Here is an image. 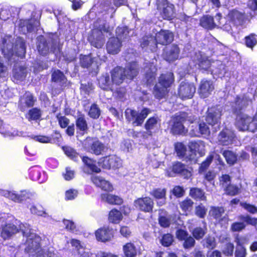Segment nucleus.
<instances>
[{"instance_id":"c85d7f7f","label":"nucleus","mask_w":257,"mask_h":257,"mask_svg":"<svg viewBox=\"0 0 257 257\" xmlns=\"http://www.w3.org/2000/svg\"><path fill=\"white\" fill-rule=\"evenodd\" d=\"M40 26V20L33 18L32 16L29 19L21 20L19 23L20 28H26L28 32H32L35 28L39 27Z\"/></svg>"},{"instance_id":"052dcab7","label":"nucleus","mask_w":257,"mask_h":257,"mask_svg":"<svg viewBox=\"0 0 257 257\" xmlns=\"http://www.w3.org/2000/svg\"><path fill=\"white\" fill-rule=\"evenodd\" d=\"M206 227L204 228L200 226L196 227L193 229L191 232L192 235L195 239L200 240L205 236L206 233Z\"/></svg>"},{"instance_id":"9b49d317","label":"nucleus","mask_w":257,"mask_h":257,"mask_svg":"<svg viewBox=\"0 0 257 257\" xmlns=\"http://www.w3.org/2000/svg\"><path fill=\"white\" fill-rule=\"evenodd\" d=\"M100 166L103 169L110 170L119 168L121 164L119 159L115 155H110L100 158L98 162Z\"/></svg>"},{"instance_id":"c03bdc74","label":"nucleus","mask_w":257,"mask_h":257,"mask_svg":"<svg viewBox=\"0 0 257 257\" xmlns=\"http://www.w3.org/2000/svg\"><path fill=\"white\" fill-rule=\"evenodd\" d=\"M196 65L199 69L208 71L211 66V61L207 57L200 55L197 59Z\"/></svg>"},{"instance_id":"ddd939ff","label":"nucleus","mask_w":257,"mask_h":257,"mask_svg":"<svg viewBox=\"0 0 257 257\" xmlns=\"http://www.w3.org/2000/svg\"><path fill=\"white\" fill-rule=\"evenodd\" d=\"M214 88V84L211 79L203 78L200 81L198 93L201 98H206L211 94Z\"/></svg>"},{"instance_id":"5701e85b","label":"nucleus","mask_w":257,"mask_h":257,"mask_svg":"<svg viewBox=\"0 0 257 257\" xmlns=\"http://www.w3.org/2000/svg\"><path fill=\"white\" fill-rule=\"evenodd\" d=\"M110 74L113 84L120 85L126 79L123 67L121 66L115 67L111 70Z\"/></svg>"},{"instance_id":"f704fd0d","label":"nucleus","mask_w":257,"mask_h":257,"mask_svg":"<svg viewBox=\"0 0 257 257\" xmlns=\"http://www.w3.org/2000/svg\"><path fill=\"white\" fill-rule=\"evenodd\" d=\"M27 69L24 66H19L15 67L13 70V81L18 83L23 81L27 76Z\"/></svg>"},{"instance_id":"ea45409f","label":"nucleus","mask_w":257,"mask_h":257,"mask_svg":"<svg viewBox=\"0 0 257 257\" xmlns=\"http://www.w3.org/2000/svg\"><path fill=\"white\" fill-rule=\"evenodd\" d=\"M81 159L84 165L92 173H99L101 172V169L96 164L95 160L86 156L82 157Z\"/></svg>"},{"instance_id":"e2e57ef3","label":"nucleus","mask_w":257,"mask_h":257,"mask_svg":"<svg viewBox=\"0 0 257 257\" xmlns=\"http://www.w3.org/2000/svg\"><path fill=\"white\" fill-rule=\"evenodd\" d=\"M207 209L201 203L195 207L194 213L196 216L199 218H204L206 216Z\"/></svg>"},{"instance_id":"473e14b6","label":"nucleus","mask_w":257,"mask_h":257,"mask_svg":"<svg viewBox=\"0 0 257 257\" xmlns=\"http://www.w3.org/2000/svg\"><path fill=\"white\" fill-rule=\"evenodd\" d=\"M100 198L102 201L110 205H121L123 202V199L120 197L109 193H101Z\"/></svg>"},{"instance_id":"774afa93","label":"nucleus","mask_w":257,"mask_h":257,"mask_svg":"<svg viewBox=\"0 0 257 257\" xmlns=\"http://www.w3.org/2000/svg\"><path fill=\"white\" fill-rule=\"evenodd\" d=\"M234 246V244L230 242L225 243L222 249V253L226 256H230L233 255Z\"/></svg>"},{"instance_id":"72a5a7b5","label":"nucleus","mask_w":257,"mask_h":257,"mask_svg":"<svg viewBox=\"0 0 257 257\" xmlns=\"http://www.w3.org/2000/svg\"><path fill=\"white\" fill-rule=\"evenodd\" d=\"M189 196L196 201H207V197L204 190L198 187H191L189 192Z\"/></svg>"},{"instance_id":"de8ad7c7","label":"nucleus","mask_w":257,"mask_h":257,"mask_svg":"<svg viewBox=\"0 0 257 257\" xmlns=\"http://www.w3.org/2000/svg\"><path fill=\"white\" fill-rule=\"evenodd\" d=\"M67 78L64 73L59 69L54 70L51 74V81L54 83H64Z\"/></svg>"},{"instance_id":"412c9836","label":"nucleus","mask_w":257,"mask_h":257,"mask_svg":"<svg viewBox=\"0 0 257 257\" xmlns=\"http://www.w3.org/2000/svg\"><path fill=\"white\" fill-rule=\"evenodd\" d=\"M235 137V134L233 131L224 127L219 133L218 140L221 145L227 146L233 143Z\"/></svg>"},{"instance_id":"0eeeda50","label":"nucleus","mask_w":257,"mask_h":257,"mask_svg":"<svg viewBox=\"0 0 257 257\" xmlns=\"http://www.w3.org/2000/svg\"><path fill=\"white\" fill-rule=\"evenodd\" d=\"M93 138L90 137H87L82 143L83 147L85 148H89L90 152L95 155L99 156L104 152L105 147L103 143L97 140L93 141Z\"/></svg>"},{"instance_id":"6e6d98bb","label":"nucleus","mask_w":257,"mask_h":257,"mask_svg":"<svg viewBox=\"0 0 257 257\" xmlns=\"http://www.w3.org/2000/svg\"><path fill=\"white\" fill-rule=\"evenodd\" d=\"M28 116L26 117L29 120H37L41 117V111L40 109L37 107H32L29 109L27 113Z\"/></svg>"},{"instance_id":"7ed1b4c3","label":"nucleus","mask_w":257,"mask_h":257,"mask_svg":"<svg viewBox=\"0 0 257 257\" xmlns=\"http://www.w3.org/2000/svg\"><path fill=\"white\" fill-rule=\"evenodd\" d=\"M188 114L185 111H179L176 113L171 117L170 131L174 135H185L187 131L185 129L184 123L186 121Z\"/></svg>"},{"instance_id":"2eb2a0df","label":"nucleus","mask_w":257,"mask_h":257,"mask_svg":"<svg viewBox=\"0 0 257 257\" xmlns=\"http://www.w3.org/2000/svg\"><path fill=\"white\" fill-rule=\"evenodd\" d=\"M75 123L76 127L77 136H83L88 133L89 125L84 113L80 111L77 112V116L75 118Z\"/></svg>"},{"instance_id":"13d9d810","label":"nucleus","mask_w":257,"mask_h":257,"mask_svg":"<svg viewBox=\"0 0 257 257\" xmlns=\"http://www.w3.org/2000/svg\"><path fill=\"white\" fill-rule=\"evenodd\" d=\"M224 191L226 195L233 196L239 193L240 188L236 185L229 183L225 185Z\"/></svg>"},{"instance_id":"09e8293b","label":"nucleus","mask_w":257,"mask_h":257,"mask_svg":"<svg viewBox=\"0 0 257 257\" xmlns=\"http://www.w3.org/2000/svg\"><path fill=\"white\" fill-rule=\"evenodd\" d=\"M222 155L225 158L226 163L229 166H232L236 163L237 156L233 151L226 150L223 151Z\"/></svg>"},{"instance_id":"f3484780","label":"nucleus","mask_w":257,"mask_h":257,"mask_svg":"<svg viewBox=\"0 0 257 257\" xmlns=\"http://www.w3.org/2000/svg\"><path fill=\"white\" fill-rule=\"evenodd\" d=\"M96 239L98 241L105 242L111 240L114 236V231L109 226L104 225L97 229L95 232Z\"/></svg>"},{"instance_id":"3c124183","label":"nucleus","mask_w":257,"mask_h":257,"mask_svg":"<svg viewBox=\"0 0 257 257\" xmlns=\"http://www.w3.org/2000/svg\"><path fill=\"white\" fill-rule=\"evenodd\" d=\"M245 46L251 50L257 45V35L253 33H250L243 39Z\"/></svg>"},{"instance_id":"2f4dec72","label":"nucleus","mask_w":257,"mask_h":257,"mask_svg":"<svg viewBox=\"0 0 257 257\" xmlns=\"http://www.w3.org/2000/svg\"><path fill=\"white\" fill-rule=\"evenodd\" d=\"M41 240L40 237L36 235L28 239L26 242L27 246L25 249L28 252H39L41 248Z\"/></svg>"},{"instance_id":"6ab92c4d","label":"nucleus","mask_w":257,"mask_h":257,"mask_svg":"<svg viewBox=\"0 0 257 257\" xmlns=\"http://www.w3.org/2000/svg\"><path fill=\"white\" fill-rule=\"evenodd\" d=\"M179 53L180 49L178 46L174 44L164 49L162 56L165 60L172 62L178 59Z\"/></svg>"},{"instance_id":"49530a36","label":"nucleus","mask_w":257,"mask_h":257,"mask_svg":"<svg viewBox=\"0 0 257 257\" xmlns=\"http://www.w3.org/2000/svg\"><path fill=\"white\" fill-rule=\"evenodd\" d=\"M18 231V229L14 224L9 223L3 228L1 234L2 236L4 238H9L12 235L16 233Z\"/></svg>"},{"instance_id":"a18cd8bd","label":"nucleus","mask_w":257,"mask_h":257,"mask_svg":"<svg viewBox=\"0 0 257 257\" xmlns=\"http://www.w3.org/2000/svg\"><path fill=\"white\" fill-rule=\"evenodd\" d=\"M61 148L64 154L69 159L75 162L78 161L79 154L75 149L68 146H62Z\"/></svg>"},{"instance_id":"69168bd1","label":"nucleus","mask_w":257,"mask_h":257,"mask_svg":"<svg viewBox=\"0 0 257 257\" xmlns=\"http://www.w3.org/2000/svg\"><path fill=\"white\" fill-rule=\"evenodd\" d=\"M175 150L178 157L183 158L187 152V148L183 143L177 142L175 145Z\"/></svg>"},{"instance_id":"dca6fc26","label":"nucleus","mask_w":257,"mask_h":257,"mask_svg":"<svg viewBox=\"0 0 257 257\" xmlns=\"http://www.w3.org/2000/svg\"><path fill=\"white\" fill-rule=\"evenodd\" d=\"M161 119L155 115L149 117L144 124V128L148 136L152 137L154 134L157 133L160 127Z\"/></svg>"},{"instance_id":"9d476101","label":"nucleus","mask_w":257,"mask_h":257,"mask_svg":"<svg viewBox=\"0 0 257 257\" xmlns=\"http://www.w3.org/2000/svg\"><path fill=\"white\" fill-rule=\"evenodd\" d=\"M196 92L195 85L193 83L182 81L178 89V95L183 100L192 98Z\"/></svg>"},{"instance_id":"39448f33","label":"nucleus","mask_w":257,"mask_h":257,"mask_svg":"<svg viewBox=\"0 0 257 257\" xmlns=\"http://www.w3.org/2000/svg\"><path fill=\"white\" fill-rule=\"evenodd\" d=\"M240 221L233 222L230 226L232 232H240L244 230L247 225L255 227L257 225V218L252 217L249 214H240L238 216Z\"/></svg>"},{"instance_id":"aec40b11","label":"nucleus","mask_w":257,"mask_h":257,"mask_svg":"<svg viewBox=\"0 0 257 257\" xmlns=\"http://www.w3.org/2000/svg\"><path fill=\"white\" fill-rule=\"evenodd\" d=\"M122 46V42L117 37H110L106 44V49L109 54L115 55L118 53Z\"/></svg>"},{"instance_id":"7c9ffc66","label":"nucleus","mask_w":257,"mask_h":257,"mask_svg":"<svg viewBox=\"0 0 257 257\" xmlns=\"http://www.w3.org/2000/svg\"><path fill=\"white\" fill-rule=\"evenodd\" d=\"M174 79L175 77L173 73L170 71H167L160 75L158 78V83L160 85L169 88L173 83Z\"/></svg>"},{"instance_id":"a211bd4d","label":"nucleus","mask_w":257,"mask_h":257,"mask_svg":"<svg viewBox=\"0 0 257 257\" xmlns=\"http://www.w3.org/2000/svg\"><path fill=\"white\" fill-rule=\"evenodd\" d=\"M123 69L126 80L133 81L139 74L140 67L138 62L133 61L129 62Z\"/></svg>"},{"instance_id":"f8f14e48","label":"nucleus","mask_w":257,"mask_h":257,"mask_svg":"<svg viewBox=\"0 0 257 257\" xmlns=\"http://www.w3.org/2000/svg\"><path fill=\"white\" fill-rule=\"evenodd\" d=\"M176 237L180 241H183V246L185 249H189L195 245V239L189 235L188 231L182 228H179L176 231Z\"/></svg>"},{"instance_id":"e433bc0d","label":"nucleus","mask_w":257,"mask_h":257,"mask_svg":"<svg viewBox=\"0 0 257 257\" xmlns=\"http://www.w3.org/2000/svg\"><path fill=\"white\" fill-rule=\"evenodd\" d=\"M199 25L205 29L208 30H212L216 27L213 17L208 15H203L200 18Z\"/></svg>"},{"instance_id":"8fccbe9b","label":"nucleus","mask_w":257,"mask_h":257,"mask_svg":"<svg viewBox=\"0 0 257 257\" xmlns=\"http://www.w3.org/2000/svg\"><path fill=\"white\" fill-rule=\"evenodd\" d=\"M88 40L91 45L96 48H101L104 45V39L102 34L96 36L92 34L88 37Z\"/></svg>"},{"instance_id":"1a4fd4ad","label":"nucleus","mask_w":257,"mask_h":257,"mask_svg":"<svg viewBox=\"0 0 257 257\" xmlns=\"http://www.w3.org/2000/svg\"><path fill=\"white\" fill-rule=\"evenodd\" d=\"M134 206L140 211L152 213L153 211L154 202L149 196L137 198L134 201Z\"/></svg>"},{"instance_id":"680f3d73","label":"nucleus","mask_w":257,"mask_h":257,"mask_svg":"<svg viewBox=\"0 0 257 257\" xmlns=\"http://www.w3.org/2000/svg\"><path fill=\"white\" fill-rule=\"evenodd\" d=\"M213 159V156L212 155L208 156L205 160L203 161L200 165L198 168L199 173L205 172L210 166Z\"/></svg>"},{"instance_id":"864d4df0","label":"nucleus","mask_w":257,"mask_h":257,"mask_svg":"<svg viewBox=\"0 0 257 257\" xmlns=\"http://www.w3.org/2000/svg\"><path fill=\"white\" fill-rule=\"evenodd\" d=\"M153 40V37L151 34L145 35L142 37L139 40L140 47L145 50H147L149 47L150 50L151 46L153 45H150L151 41Z\"/></svg>"},{"instance_id":"a878e982","label":"nucleus","mask_w":257,"mask_h":257,"mask_svg":"<svg viewBox=\"0 0 257 257\" xmlns=\"http://www.w3.org/2000/svg\"><path fill=\"white\" fill-rule=\"evenodd\" d=\"M224 212L225 209L223 207L212 206L209 211V215L218 223L221 224L223 220L228 219L227 217L223 216Z\"/></svg>"},{"instance_id":"4c0bfd02","label":"nucleus","mask_w":257,"mask_h":257,"mask_svg":"<svg viewBox=\"0 0 257 257\" xmlns=\"http://www.w3.org/2000/svg\"><path fill=\"white\" fill-rule=\"evenodd\" d=\"M169 90V88L158 83L154 86L153 94L156 99L160 100L168 95Z\"/></svg>"},{"instance_id":"f257e3e1","label":"nucleus","mask_w":257,"mask_h":257,"mask_svg":"<svg viewBox=\"0 0 257 257\" xmlns=\"http://www.w3.org/2000/svg\"><path fill=\"white\" fill-rule=\"evenodd\" d=\"M250 101L245 97L241 98L236 96L234 103L237 106L234 109V112L236 114L235 125L240 131H245L249 130V125L253 121V118L241 112V110L248 105Z\"/></svg>"},{"instance_id":"20e7f679","label":"nucleus","mask_w":257,"mask_h":257,"mask_svg":"<svg viewBox=\"0 0 257 257\" xmlns=\"http://www.w3.org/2000/svg\"><path fill=\"white\" fill-rule=\"evenodd\" d=\"M174 40L173 32L169 30L161 29L157 32L155 36V43L154 46H151V51H156L158 49V45L166 46L171 44Z\"/></svg>"},{"instance_id":"37998d69","label":"nucleus","mask_w":257,"mask_h":257,"mask_svg":"<svg viewBox=\"0 0 257 257\" xmlns=\"http://www.w3.org/2000/svg\"><path fill=\"white\" fill-rule=\"evenodd\" d=\"M123 218L121 212L116 208H112L108 214V220L109 222L118 224Z\"/></svg>"},{"instance_id":"4be33fe9","label":"nucleus","mask_w":257,"mask_h":257,"mask_svg":"<svg viewBox=\"0 0 257 257\" xmlns=\"http://www.w3.org/2000/svg\"><path fill=\"white\" fill-rule=\"evenodd\" d=\"M36 49L41 56L45 57L50 54L49 42L43 35H40L37 38Z\"/></svg>"},{"instance_id":"bb28decb","label":"nucleus","mask_w":257,"mask_h":257,"mask_svg":"<svg viewBox=\"0 0 257 257\" xmlns=\"http://www.w3.org/2000/svg\"><path fill=\"white\" fill-rule=\"evenodd\" d=\"M92 182L102 190L110 192L113 190L112 185L108 181L105 180L102 177L97 176H92L91 178Z\"/></svg>"},{"instance_id":"c9c22d12","label":"nucleus","mask_w":257,"mask_h":257,"mask_svg":"<svg viewBox=\"0 0 257 257\" xmlns=\"http://www.w3.org/2000/svg\"><path fill=\"white\" fill-rule=\"evenodd\" d=\"M194 202L191 198L187 197L179 202V205L180 209L184 214L187 215L191 213L193 209Z\"/></svg>"},{"instance_id":"c756f323","label":"nucleus","mask_w":257,"mask_h":257,"mask_svg":"<svg viewBox=\"0 0 257 257\" xmlns=\"http://www.w3.org/2000/svg\"><path fill=\"white\" fill-rule=\"evenodd\" d=\"M166 188H154L150 192V195L156 200H161L157 202L158 206H163L166 203Z\"/></svg>"},{"instance_id":"338daca9","label":"nucleus","mask_w":257,"mask_h":257,"mask_svg":"<svg viewBox=\"0 0 257 257\" xmlns=\"http://www.w3.org/2000/svg\"><path fill=\"white\" fill-rule=\"evenodd\" d=\"M31 212L38 216H45L46 214V211L43 207L40 204H36L32 205L30 208Z\"/></svg>"},{"instance_id":"5fc2aeb1","label":"nucleus","mask_w":257,"mask_h":257,"mask_svg":"<svg viewBox=\"0 0 257 257\" xmlns=\"http://www.w3.org/2000/svg\"><path fill=\"white\" fill-rule=\"evenodd\" d=\"M88 115L93 119H97L101 115V110L97 104L93 103L91 105Z\"/></svg>"},{"instance_id":"4d7b16f0","label":"nucleus","mask_w":257,"mask_h":257,"mask_svg":"<svg viewBox=\"0 0 257 257\" xmlns=\"http://www.w3.org/2000/svg\"><path fill=\"white\" fill-rule=\"evenodd\" d=\"M130 30L127 26L117 27L116 28V37L119 39H123L126 38L130 34Z\"/></svg>"},{"instance_id":"423d86ee","label":"nucleus","mask_w":257,"mask_h":257,"mask_svg":"<svg viewBox=\"0 0 257 257\" xmlns=\"http://www.w3.org/2000/svg\"><path fill=\"white\" fill-rule=\"evenodd\" d=\"M36 101V97L31 92L25 91L24 94L19 97L18 102V109L22 112H25L28 108L33 107Z\"/></svg>"},{"instance_id":"4468645a","label":"nucleus","mask_w":257,"mask_h":257,"mask_svg":"<svg viewBox=\"0 0 257 257\" xmlns=\"http://www.w3.org/2000/svg\"><path fill=\"white\" fill-rule=\"evenodd\" d=\"M221 115V111L213 106L208 108L205 119L207 124L213 126L220 123Z\"/></svg>"},{"instance_id":"6e6552de","label":"nucleus","mask_w":257,"mask_h":257,"mask_svg":"<svg viewBox=\"0 0 257 257\" xmlns=\"http://www.w3.org/2000/svg\"><path fill=\"white\" fill-rule=\"evenodd\" d=\"M156 5L158 10H162L160 15L163 19H172L175 11L174 5L170 4L168 0H157Z\"/></svg>"},{"instance_id":"bf43d9fd","label":"nucleus","mask_w":257,"mask_h":257,"mask_svg":"<svg viewBox=\"0 0 257 257\" xmlns=\"http://www.w3.org/2000/svg\"><path fill=\"white\" fill-rule=\"evenodd\" d=\"M93 62V59L90 55H80L79 64L82 68H88L92 65Z\"/></svg>"},{"instance_id":"603ef678","label":"nucleus","mask_w":257,"mask_h":257,"mask_svg":"<svg viewBox=\"0 0 257 257\" xmlns=\"http://www.w3.org/2000/svg\"><path fill=\"white\" fill-rule=\"evenodd\" d=\"M42 168L40 166L36 165L31 167L29 169V175L31 180L33 181L39 180L41 177Z\"/></svg>"},{"instance_id":"0e129e2a","label":"nucleus","mask_w":257,"mask_h":257,"mask_svg":"<svg viewBox=\"0 0 257 257\" xmlns=\"http://www.w3.org/2000/svg\"><path fill=\"white\" fill-rule=\"evenodd\" d=\"M173 241V236L169 233L164 234L160 239L161 244L164 247H169L171 246Z\"/></svg>"},{"instance_id":"a19ab883","label":"nucleus","mask_w":257,"mask_h":257,"mask_svg":"<svg viewBox=\"0 0 257 257\" xmlns=\"http://www.w3.org/2000/svg\"><path fill=\"white\" fill-rule=\"evenodd\" d=\"M124 257H136L137 255L138 249L135 244L132 242H127L122 246Z\"/></svg>"},{"instance_id":"79ce46f5","label":"nucleus","mask_w":257,"mask_h":257,"mask_svg":"<svg viewBox=\"0 0 257 257\" xmlns=\"http://www.w3.org/2000/svg\"><path fill=\"white\" fill-rule=\"evenodd\" d=\"M31 194L26 191H23L20 193H9L10 198L15 202L22 203L30 198Z\"/></svg>"},{"instance_id":"cd10ccee","label":"nucleus","mask_w":257,"mask_h":257,"mask_svg":"<svg viewBox=\"0 0 257 257\" xmlns=\"http://www.w3.org/2000/svg\"><path fill=\"white\" fill-rule=\"evenodd\" d=\"M157 76V69L152 66L147 67L145 70L143 81L147 86H151L154 84Z\"/></svg>"},{"instance_id":"b1692460","label":"nucleus","mask_w":257,"mask_h":257,"mask_svg":"<svg viewBox=\"0 0 257 257\" xmlns=\"http://www.w3.org/2000/svg\"><path fill=\"white\" fill-rule=\"evenodd\" d=\"M172 171L174 174L179 175L186 179H188L192 175L191 171L186 168V165L178 161L172 164Z\"/></svg>"},{"instance_id":"58836bf2","label":"nucleus","mask_w":257,"mask_h":257,"mask_svg":"<svg viewBox=\"0 0 257 257\" xmlns=\"http://www.w3.org/2000/svg\"><path fill=\"white\" fill-rule=\"evenodd\" d=\"M229 21L234 24H240L243 22L245 15L236 10H232L227 15Z\"/></svg>"},{"instance_id":"f03ea898","label":"nucleus","mask_w":257,"mask_h":257,"mask_svg":"<svg viewBox=\"0 0 257 257\" xmlns=\"http://www.w3.org/2000/svg\"><path fill=\"white\" fill-rule=\"evenodd\" d=\"M151 110L148 107H143L140 109L127 108L125 111V117L127 121L132 122L134 126H142Z\"/></svg>"},{"instance_id":"393cba45","label":"nucleus","mask_w":257,"mask_h":257,"mask_svg":"<svg viewBox=\"0 0 257 257\" xmlns=\"http://www.w3.org/2000/svg\"><path fill=\"white\" fill-rule=\"evenodd\" d=\"M236 248L234 251L235 257H246L247 252L244 244L246 242V238L244 236L237 235L234 238Z\"/></svg>"}]
</instances>
